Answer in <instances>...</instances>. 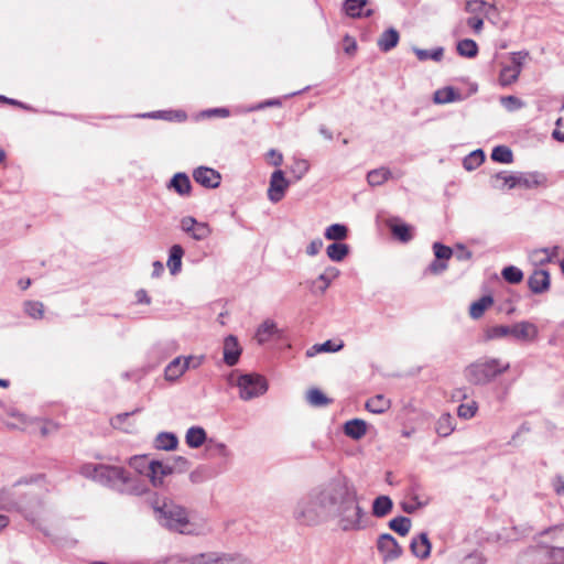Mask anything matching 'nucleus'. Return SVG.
Here are the masks:
<instances>
[{
    "mask_svg": "<svg viewBox=\"0 0 564 564\" xmlns=\"http://www.w3.org/2000/svg\"><path fill=\"white\" fill-rule=\"evenodd\" d=\"M366 512L359 502L354 482L344 475H337L301 496L294 508V520L307 527L336 520L343 531H359Z\"/></svg>",
    "mask_w": 564,
    "mask_h": 564,
    "instance_id": "1",
    "label": "nucleus"
},
{
    "mask_svg": "<svg viewBox=\"0 0 564 564\" xmlns=\"http://www.w3.org/2000/svg\"><path fill=\"white\" fill-rule=\"evenodd\" d=\"M158 510L162 524L172 531L189 535H200L210 531L205 520L189 519L187 511L181 506L164 503Z\"/></svg>",
    "mask_w": 564,
    "mask_h": 564,
    "instance_id": "2",
    "label": "nucleus"
},
{
    "mask_svg": "<svg viewBox=\"0 0 564 564\" xmlns=\"http://www.w3.org/2000/svg\"><path fill=\"white\" fill-rule=\"evenodd\" d=\"M510 364L499 358L482 357L467 366L464 370L465 379L475 386H485L508 371Z\"/></svg>",
    "mask_w": 564,
    "mask_h": 564,
    "instance_id": "3",
    "label": "nucleus"
},
{
    "mask_svg": "<svg viewBox=\"0 0 564 564\" xmlns=\"http://www.w3.org/2000/svg\"><path fill=\"white\" fill-rule=\"evenodd\" d=\"M80 474L118 491H123L129 481L128 473L117 466L86 464L82 466Z\"/></svg>",
    "mask_w": 564,
    "mask_h": 564,
    "instance_id": "4",
    "label": "nucleus"
},
{
    "mask_svg": "<svg viewBox=\"0 0 564 564\" xmlns=\"http://www.w3.org/2000/svg\"><path fill=\"white\" fill-rule=\"evenodd\" d=\"M506 336H512L517 340H534L538 336V327L533 323L523 321L512 326H492L486 330L487 339H497Z\"/></svg>",
    "mask_w": 564,
    "mask_h": 564,
    "instance_id": "5",
    "label": "nucleus"
},
{
    "mask_svg": "<svg viewBox=\"0 0 564 564\" xmlns=\"http://www.w3.org/2000/svg\"><path fill=\"white\" fill-rule=\"evenodd\" d=\"M522 560L525 564H564L562 547L536 545L529 547Z\"/></svg>",
    "mask_w": 564,
    "mask_h": 564,
    "instance_id": "6",
    "label": "nucleus"
},
{
    "mask_svg": "<svg viewBox=\"0 0 564 564\" xmlns=\"http://www.w3.org/2000/svg\"><path fill=\"white\" fill-rule=\"evenodd\" d=\"M235 384L239 388V395L245 401L258 398L268 390L265 379L257 373L240 375Z\"/></svg>",
    "mask_w": 564,
    "mask_h": 564,
    "instance_id": "7",
    "label": "nucleus"
},
{
    "mask_svg": "<svg viewBox=\"0 0 564 564\" xmlns=\"http://www.w3.org/2000/svg\"><path fill=\"white\" fill-rule=\"evenodd\" d=\"M377 549L382 556L383 562H391L402 555V547L397 540L389 533H382L377 540Z\"/></svg>",
    "mask_w": 564,
    "mask_h": 564,
    "instance_id": "8",
    "label": "nucleus"
},
{
    "mask_svg": "<svg viewBox=\"0 0 564 564\" xmlns=\"http://www.w3.org/2000/svg\"><path fill=\"white\" fill-rule=\"evenodd\" d=\"M339 274L340 271L337 268L328 265L324 269L323 273H321L316 279L307 281L306 284L313 294L322 295L330 286L333 281L339 276Z\"/></svg>",
    "mask_w": 564,
    "mask_h": 564,
    "instance_id": "9",
    "label": "nucleus"
},
{
    "mask_svg": "<svg viewBox=\"0 0 564 564\" xmlns=\"http://www.w3.org/2000/svg\"><path fill=\"white\" fill-rule=\"evenodd\" d=\"M289 186L290 182L285 178L284 172L282 170H275L270 177L268 188L269 200L273 204L282 200Z\"/></svg>",
    "mask_w": 564,
    "mask_h": 564,
    "instance_id": "10",
    "label": "nucleus"
},
{
    "mask_svg": "<svg viewBox=\"0 0 564 564\" xmlns=\"http://www.w3.org/2000/svg\"><path fill=\"white\" fill-rule=\"evenodd\" d=\"M193 177L195 182L206 188H216L220 185L221 175L218 171L207 167L199 166L194 170Z\"/></svg>",
    "mask_w": 564,
    "mask_h": 564,
    "instance_id": "11",
    "label": "nucleus"
},
{
    "mask_svg": "<svg viewBox=\"0 0 564 564\" xmlns=\"http://www.w3.org/2000/svg\"><path fill=\"white\" fill-rule=\"evenodd\" d=\"M173 471L174 467L172 465L159 460H151L145 470L147 476L155 487L162 486L164 477L171 475Z\"/></svg>",
    "mask_w": 564,
    "mask_h": 564,
    "instance_id": "12",
    "label": "nucleus"
},
{
    "mask_svg": "<svg viewBox=\"0 0 564 564\" xmlns=\"http://www.w3.org/2000/svg\"><path fill=\"white\" fill-rule=\"evenodd\" d=\"M529 289L535 294H542L550 289V273L543 269H536L528 279Z\"/></svg>",
    "mask_w": 564,
    "mask_h": 564,
    "instance_id": "13",
    "label": "nucleus"
},
{
    "mask_svg": "<svg viewBox=\"0 0 564 564\" xmlns=\"http://www.w3.org/2000/svg\"><path fill=\"white\" fill-rule=\"evenodd\" d=\"M224 362L227 366H235L239 361L241 355V347L238 339L234 335H229L224 340Z\"/></svg>",
    "mask_w": 564,
    "mask_h": 564,
    "instance_id": "14",
    "label": "nucleus"
},
{
    "mask_svg": "<svg viewBox=\"0 0 564 564\" xmlns=\"http://www.w3.org/2000/svg\"><path fill=\"white\" fill-rule=\"evenodd\" d=\"M368 4V0H345L343 3V10L350 18H369L373 14V10L367 9L362 11Z\"/></svg>",
    "mask_w": 564,
    "mask_h": 564,
    "instance_id": "15",
    "label": "nucleus"
},
{
    "mask_svg": "<svg viewBox=\"0 0 564 564\" xmlns=\"http://www.w3.org/2000/svg\"><path fill=\"white\" fill-rule=\"evenodd\" d=\"M186 370H188V365L185 362V357L178 356L165 367L164 378L167 381H176Z\"/></svg>",
    "mask_w": 564,
    "mask_h": 564,
    "instance_id": "16",
    "label": "nucleus"
},
{
    "mask_svg": "<svg viewBox=\"0 0 564 564\" xmlns=\"http://www.w3.org/2000/svg\"><path fill=\"white\" fill-rule=\"evenodd\" d=\"M411 552L419 558H426L431 553V543L426 533L422 532L413 538L410 544Z\"/></svg>",
    "mask_w": 564,
    "mask_h": 564,
    "instance_id": "17",
    "label": "nucleus"
},
{
    "mask_svg": "<svg viewBox=\"0 0 564 564\" xmlns=\"http://www.w3.org/2000/svg\"><path fill=\"white\" fill-rule=\"evenodd\" d=\"M169 188L174 189L181 196L191 194L192 184L185 173H176L170 181Z\"/></svg>",
    "mask_w": 564,
    "mask_h": 564,
    "instance_id": "18",
    "label": "nucleus"
},
{
    "mask_svg": "<svg viewBox=\"0 0 564 564\" xmlns=\"http://www.w3.org/2000/svg\"><path fill=\"white\" fill-rule=\"evenodd\" d=\"M184 256V249L181 245H173L170 248L167 268L172 275L177 274L182 269V258Z\"/></svg>",
    "mask_w": 564,
    "mask_h": 564,
    "instance_id": "19",
    "label": "nucleus"
},
{
    "mask_svg": "<svg viewBox=\"0 0 564 564\" xmlns=\"http://www.w3.org/2000/svg\"><path fill=\"white\" fill-rule=\"evenodd\" d=\"M344 432L352 440H360L367 433V423L361 419L347 421L344 425Z\"/></svg>",
    "mask_w": 564,
    "mask_h": 564,
    "instance_id": "20",
    "label": "nucleus"
},
{
    "mask_svg": "<svg viewBox=\"0 0 564 564\" xmlns=\"http://www.w3.org/2000/svg\"><path fill=\"white\" fill-rule=\"evenodd\" d=\"M400 35L394 28L386 30L378 39V46L382 52H389L399 43Z\"/></svg>",
    "mask_w": 564,
    "mask_h": 564,
    "instance_id": "21",
    "label": "nucleus"
},
{
    "mask_svg": "<svg viewBox=\"0 0 564 564\" xmlns=\"http://www.w3.org/2000/svg\"><path fill=\"white\" fill-rule=\"evenodd\" d=\"M218 554L202 553L191 558H173L171 564H217Z\"/></svg>",
    "mask_w": 564,
    "mask_h": 564,
    "instance_id": "22",
    "label": "nucleus"
},
{
    "mask_svg": "<svg viewBox=\"0 0 564 564\" xmlns=\"http://www.w3.org/2000/svg\"><path fill=\"white\" fill-rule=\"evenodd\" d=\"M391 406V401L387 399L383 394H377L370 398L366 402V409L376 414H381L388 411Z\"/></svg>",
    "mask_w": 564,
    "mask_h": 564,
    "instance_id": "23",
    "label": "nucleus"
},
{
    "mask_svg": "<svg viewBox=\"0 0 564 564\" xmlns=\"http://www.w3.org/2000/svg\"><path fill=\"white\" fill-rule=\"evenodd\" d=\"M393 502L388 496H379L372 502V514L376 518H383L391 512Z\"/></svg>",
    "mask_w": 564,
    "mask_h": 564,
    "instance_id": "24",
    "label": "nucleus"
},
{
    "mask_svg": "<svg viewBox=\"0 0 564 564\" xmlns=\"http://www.w3.org/2000/svg\"><path fill=\"white\" fill-rule=\"evenodd\" d=\"M186 444L192 448H198L206 442V432L200 426H192L185 435Z\"/></svg>",
    "mask_w": 564,
    "mask_h": 564,
    "instance_id": "25",
    "label": "nucleus"
},
{
    "mask_svg": "<svg viewBox=\"0 0 564 564\" xmlns=\"http://www.w3.org/2000/svg\"><path fill=\"white\" fill-rule=\"evenodd\" d=\"M178 440L175 434L169 432H161L154 440V446L158 449L173 451L177 447Z\"/></svg>",
    "mask_w": 564,
    "mask_h": 564,
    "instance_id": "26",
    "label": "nucleus"
},
{
    "mask_svg": "<svg viewBox=\"0 0 564 564\" xmlns=\"http://www.w3.org/2000/svg\"><path fill=\"white\" fill-rule=\"evenodd\" d=\"M494 304V299L490 295H484L476 302H473L469 307V315L474 319L480 318L485 311Z\"/></svg>",
    "mask_w": 564,
    "mask_h": 564,
    "instance_id": "27",
    "label": "nucleus"
},
{
    "mask_svg": "<svg viewBox=\"0 0 564 564\" xmlns=\"http://www.w3.org/2000/svg\"><path fill=\"white\" fill-rule=\"evenodd\" d=\"M349 253V246L339 241L330 243L326 248L327 257L335 262L343 261Z\"/></svg>",
    "mask_w": 564,
    "mask_h": 564,
    "instance_id": "28",
    "label": "nucleus"
},
{
    "mask_svg": "<svg viewBox=\"0 0 564 564\" xmlns=\"http://www.w3.org/2000/svg\"><path fill=\"white\" fill-rule=\"evenodd\" d=\"M460 99V94L456 91L453 87H445L438 89L434 93V102L435 104H448Z\"/></svg>",
    "mask_w": 564,
    "mask_h": 564,
    "instance_id": "29",
    "label": "nucleus"
},
{
    "mask_svg": "<svg viewBox=\"0 0 564 564\" xmlns=\"http://www.w3.org/2000/svg\"><path fill=\"white\" fill-rule=\"evenodd\" d=\"M557 250H558L557 247H554L552 249H549V248L536 249L530 256L531 261L534 264H541V265L544 263H549L557 254Z\"/></svg>",
    "mask_w": 564,
    "mask_h": 564,
    "instance_id": "30",
    "label": "nucleus"
},
{
    "mask_svg": "<svg viewBox=\"0 0 564 564\" xmlns=\"http://www.w3.org/2000/svg\"><path fill=\"white\" fill-rule=\"evenodd\" d=\"M392 176V173L387 167H379L368 172L367 182L370 186H379L382 185L386 181H388Z\"/></svg>",
    "mask_w": 564,
    "mask_h": 564,
    "instance_id": "31",
    "label": "nucleus"
},
{
    "mask_svg": "<svg viewBox=\"0 0 564 564\" xmlns=\"http://www.w3.org/2000/svg\"><path fill=\"white\" fill-rule=\"evenodd\" d=\"M456 50H457V53L463 56V57H467V58H474L477 56L478 54V45L477 43L471 40V39H464V40H460L458 43H457V46H456Z\"/></svg>",
    "mask_w": 564,
    "mask_h": 564,
    "instance_id": "32",
    "label": "nucleus"
},
{
    "mask_svg": "<svg viewBox=\"0 0 564 564\" xmlns=\"http://www.w3.org/2000/svg\"><path fill=\"white\" fill-rule=\"evenodd\" d=\"M343 343L335 344L332 340H326L323 344H315L306 351L307 357H314L319 352H336L343 348Z\"/></svg>",
    "mask_w": 564,
    "mask_h": 564,
    "instance_id": "33",
    "label": "nucleus"
},
{
    "mask_svg": "<svg viewBox=\"0 0 564 564\" xmlns=\"http://www.w3.org/2000/svg\"><path fill=\"white\" fill-rule=\"evenodd\" d=\"M519 186L524 188H534L542 185L545 182V177L540 173L531 174H519L518 175Z\"/></svg>",
    "mask_w": 564,
    "mask_h": 564,
    "instance_id": "34",
    "label": "nucleus"
},
{
    "mask_svg": "<svg viewBox=\"0 0 564 564\" xmlns=\"http://www.w3.org/2000/svg\"><path fill=\"white\" fill-rule=\"evenodd\" d=\"M276 325L274 322L268 319L264 321L257 329L256 339L259 344H264L275 333Z\"/></svg>",
    "mask_w": 564,
    "mask_h": 564,
    "instance_id": "35",
    "label": "nucleus"
},
{
    "mask_svg": "<svg viewBox=\"0 0 564 564\" xmlns=\"http://www.w3.org/2000/svg\"><path fill=\"white\" fill-rule=\"evenodd\" d=\"M324 236L328 240L341 241L347 238L348 229L345 225L333 224L326 228Z\"/></svg>",
    "mask_w": 564,
    "mask_h": 564,
    "instance_id": "36",
    "label": "nucleus"
},
{
    "mask_svg": "<svg viewBox=\"0 0 564 564\" xmlns=\"http://www.w3.org/2000/svg\"><path fill=\"white\" fill-rule=\"evenodd\" d=\"M454 430L455 426L452 416L448 413L441 415L435 425L436 433L442 437H446L451 435Z\"/></svg>",
    "mask_w": 564,
    "mask_h": 564,
    "instance_id": "37",
    "label": "nucleus"
},
{
    "mask_svg": "<svg viewBox=\"0 0 564 564\" xmlns=\"http://www.w3.org/2000/svg\"><path fill=\"white\" fill-rule=\"evenodd\" d=\"M411 523L410 518L400 516L389 521V528L401 536H405L410 532Z\"/></svg>",
    "mask_w": 564,
    "mask_h": 564,
    "instance_id": "38",
    "label": "nucleus"
},
{
    "mask_svg": "<svg viewBox=\"0 0 564 564\" xmlns=\"http://www.w3.org/2000/svg\"><path fill=\"white\" fill-rule=\"evenodd\" d=\"M520 75L519 64L506 66L501 69L499 80L502 86H508L514 83Z\"/></svg>",
    "mask_w": 564,
    "mask_h": 564,
    "instance_id": "39",
    "label": "nucleus"
},
{
    "mask_svg": "<svg viewBox=\"0 0 564 564\" xmlns=\"http://www.w3.org/2000/svg\"><path fill=\"white\" fill-rule=\"evenodd\" d=\"M492 186L496 188H502L507 186L508 188H514L519 186L518 175H506L505 173H498L494 177Z\"/></svg>",
    "mask_w": 564,
    "mask_h": 564,
    "instance_id": "40",
    "label": "nucleus"
},
{
    "mask_svg": "<svg viewBox=\"0 0 564 564\" xmlns=\"http://www.w3.org/2000/svg\"><path fill=\"white\" fill-rule=\"evenodd\" d=\"M485 160V153L478 149L469 153L463 161V165L467 171L477 169Z\"/></svg>",
    "mask_w": 564,
    "mask_h": 564,
    "instance_id": "41",
    "label": "nucleus"
},
{
    "mask_svg": "<svg viewBox=\"0 0 564 564\" xmlns=\"http://www.w3.org/2000/svg\"><path fill=\"white\" fill-rule=\"evenodd\" d=\"M491 159L495 162L509 164L513 161L512 151L506 145H498L491 152Z\"/></svg>",
    "mask_w": 564,
    "mask_h": 564,
    "instance_id": "42",
    "label": "nucleus"
},
{
    "mask_svg": "<svg viewBox=\"0 0 564 564\" xmlns=\"http://www.w3.org/2000/svg\"><path fill=\"white\" fill-rule=\"evenodd\" d=\"M392 235L402 242H408L412 239L411 227L406 224H389Z\"/></svg>",
    "mask_w": 564,
    "mask_h": 564,
    "instance_id": "43",
    "label": "nucleus"
},
{
    "mask_svg": "<svg viewBox=\"0 0 564 564\" xmlns=\"http://www.w3.org/2000/svg\"><path fill=\"white\" fill-rule=\"evenodd\" d=\"M307 402L313 406H326L330 403V400L319 390L311 389L306 395Z\"/></svg>",
    "mask_w": 564,
    "mask_h": 564,
    "instance_id": "44",
    "label": "nucleus"
},
{
    "mask_svg": "<svg viewBox=\"0 0 564 564\" xmlns=\"http://www.w3.org/2000/svg\"><path fill=\"white\" fill-rule=\"evenodd\" d=\"M413 51L420 61L433 59L438 62L442 59L444 53L442 47H437L433 51L414 47Z\"/></svg>",
    "mask_w": 564,
    "mask_h": 564,
    "instance_id": "45",
    "label": "nucleus"
},
{
    "mask_svg": "<svg viewBox=\"0 0 564 564\" xmlns=\"http://www.w3.org/2000/svg\"><path fill=\"white\" fill-rule=\"evenodd\" d=\"M501 275L507 282L511 284L520 283L523 279V272L514 265L506 267L502 270Z\"/></svg>",
    "mask_w": 564,
    "mask_h": 564,
    "instance_id": "46",
    "label": "nucleus"
},
{
    "mask_svg": "<svg viewBox=\"0 0 564 564\" xmlns=\"http://www.w3.org/2000/svg\"><path fill=\"white\" fill-rule=\"evenodd\" d=\"M24 312L32 318L40 319L44 314V305L39 301H28L24 303Z\"/></svg>",
    "mask_w": 564,
    "mask_h": 564,
    "instance_id": "47",
    "label": "nucleus"
},
{
    "mask_svg": "<svg viewBox=\"0 0 564 564\" xmlns=\"http://www.w3.org/2000/svg\"><path fill=\"white\" fill-rule=\"evenodd\" d=\"M487 8L494 9L495 6L494 4H488L484 0H468L465 3L466 12L473 13V14L474 13L475 14L482 13V12L486 11Z\"/></svg>",
    "mask_w": 564,
    "mask_h": 564,
    "instance_id": "48",
    "label": "nucleus"
},
{
    "mask_svg": "<svg viewBox=\"0 0 564 564\" xmlns=\"http://www.w3.org/2000/svg\"><path fill=\"white\" fill-rule=\"evenodd\" d=\"M212 234V229L206 223H198L194 230L191 232V237L194 240L202 241L208 238Z\"/></svg>",
    "mask_w": 564,
    "mask_h": 564,
    "instance_id": "49",
    "label": "nucleus"
},
{
    "mask_svg": "<svg viewBox=\"0 0 564 564\" xmlns=\"http://www.w3.org/2000/svg\"><path fill=\"white\" fill-rule=\"evenodd\" d=\"M207 451L212 456L227 458L229 456V451L227 446L223 443H217L209 441L207 444Z\"/></svg>",
    "mask_w": 564,
    "mask_h": 564,
    "instance_id": "50",
    "label": "nucleus"
},
{
    "mask_svg": "<svg viewBox=\"0 0 564 564\" xmlns=\"http://www.w3.org/2000/svg\"><path fill=\"white\" fill-rule=\"evenodd\" d=\"M433 251L435 259L444 262H446V260H448L453 256V250L441 242H434Z\"/></svg>",
    "mask_w": 564,
    "mask_h": 564,
    "instance_id": "51",
    "label": "nucleus"
},
{
    "mask_svg": "<svg viewBox=\"0 0 564 564\" xmlns=\"http://www.w3.org/2000/svg\"><path fill=\"white\" fill-rule=\"evenodd\" d=\"M477 403L475 401L463 403L458 406L457 414L463 419H471L477 412Z\"/></svg>",
    "mask_w": 564,
    "mask_h": 564,
    "instance_id": "52",
    "label": "nucleus"
},
{
    "mask_svg": "<svg viewBox=\"0 0 564 564\" xmlns=\"http://www.w3.org/2000/svg\"><path fill=\"white\" fill-rule=\"evenodd\" d=\"M310 170V164L306 160H295L291 171L296 180H301Z\"/></svg>",
    "mask_w": 564,
    "mask_h": 564,
    "instance_id": "53",
    "label": "nucleus"
},
{
    "mask_svg": "<svg viewBox=\"0 0 564 564\" xmlns=\"http://www.w3.org/2000/svg\"><path fill=\"white\" fill-rule=\"evenodd\" d=\"M217 564H250V562L239 555L218 554Z\"/></svg>",
    "mask_w": 564,
    "mask_h": 564,
    "instance_id": "54",
    "label": "nucleus"
},
{
    "mask_svg": "<svg viewBox=\"0 0 564 564\" xmlns=\"http://www.w3.org/2000/svg\"><path fill=\"white\" fill-rule=\"evenodd\" d=\"M500 102L509 111H514L523 106V102L514 96L501 97Z\"/></svg>",
    "mask_w": 564,
    "mask_h": 564,
    "instance_id": "55",
    "label": "nucleus"
},
{
    "mask_svg": "<svg viewBox=\"0 0 564 564\" xmlns=\"http://www.w3.org/2000/svg\"><path fill=\"white\" fill-rule=\"evenodd\" d=\"M198 224V221L192 217V216H186V217H183L182 220H181V229L191 235V232L194 230V227Z\"/></svg>",
    "mask_w": 564,
    "mask_h": 564,
    "instance_id": "56",
    "label": "nucleus"
},
{
    "mask_svg": "<svg viewBox=\"0 0 564 564\" xmlns=\"http://www.w3.org/2000/svg\"><path fill=\"white\" fill-rule=\"evenodd\" d=\"M323 240L321 238H316L312 240L306 247V253L310 257L316 256L323 248Z\"/></svg>",
    "mask_w": 564,
    "mask_h": 564,
    "instance_id": "57",
    "label": "nucleus"
},
{
    "mask_svg": "<svg viewBox=\"0 0 564 564\" xmlns=\"http://www.w3.org/2000/svg\"><path fill=\"white\" fill-rule=\"evenodd\" d=\"M467 25L473 29L476 34H479L484 28V20L479 17H470L467 19Z\"/></svg>",
    "mask_w": 564,
    "mask_h": 564,
    "instance_id": "58",
    "label": "nucleus"
},
{
    "mask_svg": "<svg viewBox=\"0 0 564 564\" xmlns=\"http://www.w3.org/2000/svg\"><path fill=\"white\" fill-rule=\"evenodd\" d=\"M447 269V263L435 259L427 268L431 273L440 274Z\"/></svg>",
    "mask_w": 564,
    "mask_h": 564,
    "instance_id": "59",
    "label": "nucleus"
},
{
    "mask_svg": "<svg viewBox=\"0 0 564 564\" xmlns=\"http://www.w3.org/2000/svg\"><path fill=\"white\" fill-rule=\"evenodd\" d=\"M150 462H148L147 457L144 456H141V457H133L130 459V465L132 467H134L139 473H143V467H147L148 468V464Z\"/></svg>",
    "mask_w": 564,
    "mask_h": 564,
    "instance_id": "60",
    "label": "nucleus"
},
{
    "mask_svg": "<svg viewBox=\"0 0 564 564\" xmlns=\"http://www.w3.org/2000/svg\"><path fill=\"white\" fill-rule=\"evenodd\" d=\"M426 501H417L416 503H413V502H403L401 506H402V510L406 513H414L416 510H419L420 508L426 506Z\"/></svg>",
    "mask_w": 564,
    "mask_h": 564,
    "instance_id": "61",
    "label": "nucleus"
},
{
    "mask_svg": "<svg viewBox=\"0 0 564 564\" xmlns=\"http://www.w3.org/2000/svg\"><path fill=\"white\" fill-rule=\"evenodd\" d=\"M268 158L270 159V163L274 166H280L283 162V155L282 153L278 152L274 149H271L268 152Z\"/></svg>",
    "mask_w": 564,
    "mask_h": 564,
    "instance_id": "62",
    "label": "nucleus"
},
{
    "mask_svg": "<svg viewBox=\"0 0 564 564\" xmlns=\"http://www.w3.org/2000/svg\"><path fill=\"white\" fill-rule=\"evenodd\" d=\"M204 361V356H187L185 357V362L188 365V369L198 368Z\"/></svg>",
    "mask_w": 564,
    "mask_h": 564,
    "instance_id": "63",
    "label": "nucleus"
},
{
    "mask_svg": "<svg viewBox=\"0 0 564 564\" xmlns=\"http://www.w3.org/2000/svg\"><path fill=\"white\" fill-rule=\"evenodd\" d=\"M473 253L468 249H466L464 246L459 245L457 247L456 257L458 260H469L471 258Z\"/></svg>",
    "mask_w": 564,
    "mask_h": 564,
    "instance_id": "64",
    "label": "nucleus"
}]
</instances>
